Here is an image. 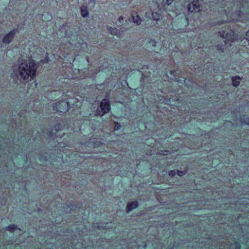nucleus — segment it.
I'll list each match as a JSON object with an SVG mask.
<instances>
[{
    "mask_svg": "<svg viewBox=\"0 0 249 249\" xmlns=\"http://www.w3.org/2000/svg\"><path fill=\"white\" fill-rule=\"evenodd\" d=\"M50 133V134H48V136H49V137H50L51 136H52H52H53V134H55V133H54V132H53L52 133Z\"/></svg>",
    "mask_w": 249,
    "mask_h": 249,
    "instance_id": "obj_29",
    "label": "nucleus"
},
{
    "mask_svg": "<svg viewBox=\"0 0 249 249\" xmlns=\"http://www.w3.org/2000/svg\"><path fill=\"white\" fill-rule=\"evenodd\" d=\"M231 79L233 85L234 87H237L239 85L240 80H241V78L238 76H236L232 77Z\"/></svg>",
    "mask_w": 249,
    "mask_h": 249,
    "instance_id": "obj_12",
    "label": "nucleus"
},
{
    "mask_svg": "<svg viewBox=\"0 0 249 249\" xmlns=\"http://www.w3.org/2000/svg\"><path fill=\"white\" fill-rule=\"evenodd\" d=\"M87 60L88 62H89V57H87Z\"/></svg>",
    "mask_w": 249,
    "mask_h": 249,
    "instance_id": "obj_30",
    "label": "nucleus"
},
{
    "mask_svg": "<svg viewBox=\"0 0 249 249\" xmlns=\"http://www.w3.org/2000/svg\"><path fill=\"white\" fill-rule=\"evenodd\" d=\"M246 39L249 40V30L246 33Z\"/></svg>",
    "mask_w": 249,
    "mask_h": 249,
    "instance_id": "obj_26",
    "label": "nucleus"
},
{
    "mask_svg": "<svg viewBox=\"0 0 249 249\" xmlns=\"http://www.w3.org/2000/svg\"><path fill=\"white\" fill-rule=\"evenodd\" d=\"M118 21L121 23H122L123 22V21H124V18L123 17V16H120L119 18V19H118Z\"/></svg>",
    "mask_w": 249,
    "mask_h": 249,
    "instance_id": "obj_24",
    "label": "nucleus"
},
{
    "mask_svg": "<svg viewBox=\"0 0 249 249\" xmlns=\"http://www.w3.org/2000/svg\"><path fill=\"white\" fill-rule=\"evenodd\" d=\"M90 1H93L94 2H95V0H90Z\"/></svg>",
    "mask_w": 249,
    "mask_h": 249,
    "instance_id": "obj_32",
    "label": "nucleus"
},
{
    "mask_svg": "<svg viewBox=\"0 0 249 249\" xmlns=\"http://www.w3.org/2000/svg\"><path fill=\"white\" fill-rule=\"evenodd\" d=\"M69 103L66 100H60L56 102L53 106V110L59 113H66L68 111Z\"/></svg>",
    "mask_w": 249,
    "mask_h": 249,
    "instance_id": "obj_3",
    "label": "nucleus"
},
{
    "mask_svg": "<svg viewBox=\"0 0 249 249\" xmlns=\"http://www.w3.org/2000/svg\"><path fill=\"white\" fill-rule=\"evenodd\" d=\"M56 127H57V128H59V125H56V126H55V128H56Z\"/></svg>",
    "mask_w": 249,
    "mask_h": 249,
    "instance_id": "obj_31",
    "label": "nucleus"
},
{
    "mask_svg": "<svg viewBox=\"0 0 249 249\" xmlns=\"http://www.w3.org/2000/svg\"><path fill=\"white\" fill-rule=\"evenodd\" d=\"M81 16L83 18H87L89 15V12L88 10V7L85 5H82L80 7Z\"/></svg>",
    "mask_w": 249,
    "mask_h": 249,
    "instance_id": "obj_10",
    "label": "nucleus"
},
{
    "mask_svg": "<svg viewBox=\"0 0 249 249\" xmlns=\"http://www.w3.org/2000/svg\"><path fill=\"white\" fill-rule=\"evenodd\" d=\"M36 67L33 60H22L18 69H14L11 77L17 84L24 82L25 80H33L36 76Z\"/></svg>",
    "mask_w": 249,
    "mask_h": 249,
    "instance_id": "obj_1",
    "label": "nucleus"
},
{
    "mask_svg": "<svg viewBox=\"0 0 249 249\" xmlns=\"http://www.w3.org/2000/svg\"><path fill=\"white\" fill-rule=\"evenodd\" d=\"M107 31L113 36H119L120 35V31L116 28L111 27H107Z\"/></svg>",
    "mask_w": 249,
    "mask_h": 249,
    "instance_id": "obj_11",
    "label": "nucleus"
},
{
    "mask_svg": "<svg viewBox=\"0 0 249 249\" xmlns=\"http://www.w3.org/2000/svg\"><path fill=\"white\" fill-rule=\"evenodd\" d=\"M110 109V102L108 99L105 98L101 101L96 111V115L102 116L108 112Z\"/></svg>",
    "mask_w": 249,
    "mask_h": 249,
    "instance_id": "obj_2",
    "label": "nucleus"
},
{
    "mask_svg": "<svg viewBox=\"0 0 249 249\" xmlns=\"http://www.w3.org/2000/svg\"><path fill=\"white\" fill-rule=\"evenodd\" d=\"M115 126H114V130L116 131L120 129L121 125L120 123L118 122H114Z\"/></svg>",
    "mask_w": 249,
    "mask_h": 249,
    "instance_id": "obj_19",
    "label": "nucleus"
},
{
    "mask_svg": "<svg viewBox=\"0 0 249 249\" xmlns=\"http://www.w3.org/2000/svg\"><path fill=\"white\" fill-rule=\"evenodd\" d=\"M174 0H163L162 3L167 5H169Z\"/></svg>",
    "mask_w": 249,
    "mask_h": 249,
    "instance_id": "obj_20",
    "label": "nucleus"
},
{
    "mask_svg": "<svg viewBox=\"0 0 249 249\" xmlns=\"http://www.w3.org/2000/svg\"><path fill=\"white\" fill-rule=\"evenodd\" d=\"M178 83H182V82H185L186 79H185L184 77L182 78L181 79H178L177 80Z\"/></svg>",
    "mask_w": 249,
    "mask_h": 249,
    "instance_id": "obj_23",
    "label": "nucleus"
},
{
    "mask_svg": "<svg viewBox=\"0 0 249 249\" xmlns=\"http://www.w3.org/2000/svg\"><path fill=\"white\" fill-rule=\"evenodd\" d=\"M216 49L220 53H223L224 52V47L223 44H217L216 46Z\"/></svg>",
    "mask_w": 249,
    "mask_h": 249,
    "instance_id": "obj_16",
    "label": "nucleus"
},
{
    "mask_svg": "<svg viewBox=\"0 0 249 249\" xmlns=\"http://www.w3.org/2000/svg\"><path fill=\"white\" fill-rule=\"evenodd\" d=\"M211 242V241L210 239H206L204 243L202 242L199 244V247L200 248V249H209Z\"/></svg>",
    "mask_w": 249,
    "mask_h": 249,
    "instance_id": "obj_9",
    "label": "nucleus"
},
{
    "mask_svg": "<svg viewBox=\"0 0 249 249\" xmlns=\"http://www.w3.org/2000/svg\"><path fill=\"white\" fill-rule=\"evenodd\" d=\"M12 119L14 121V124H12V127H16V128H17L18 129H20V130H21L22 129L20 128V125H18L17 124H18V120H17V118H13Z\"/></svg>",
    "mask_w": 249,
    "mask_h": 249,
    "instance_id": "obj_18",
    "label": "nucleus"
},
{
    "mask_svg": "<svg viewBox=\"0 0 249 249\" xmlns=\"http://www.w3.org/2000/svg\"><path fill=\"white\" fill-rule=\"evenodd\" d=\"M129 20L137 25H140L142 23V19L135 12H132L131 18Z\"/></svg>",
    "mask_w": 249,
    "mask_h": 249,
    "instance_id": "obj_7",
    "label": "nucleus"
},
{
    "mask_svg": "<svg viewBox=\"0 0 249 249\" xmlns=\"http://www.w3.org/2000/svg\"><path fill=\"white\" fill-rule=\"evenodd\" d=\"M148 45L150 47H155L156 46V41L154 39H150L148 42Z\"/></svg>",
    "mask_w": 249,
    "mask_h": 249,
    "instance_id": "obj_17",
    "label": "nucleus"
},
{
    "mask_svg": "<svg viewBox=\"0 0 249 249\" xmlns=\"http://www.w3.org/2000/svg\"><path fill=\"white\" fill-rule=\"evenodd\" d=\"M40 160L46 161L47 160V157L46 156L43 157L40 156Z\"/></svg>",
    "mask_w": 249,
    "mask_h": 249,
    "instance_id": "obj_25",
    "label": "nucleus"
},
{
    "mask_svg": "<svg viewBox=\"0 0 249 249\" xmlns=\"http://www.w3.org/2000/svg\"><path fill=\"white\" fill-rule=\"evenodd\" d=\"M219 36L222 37V41L225 44H227L230 42V45H231V43L233 42L235 40V36H234V32L232 31H225L223 30L221 32H219Z\"/></svg>",
    "mask_w": 249,
    "mask_h": 249,
    "instance_id": "obj_4",
    "label": "nucleus"
},
{
    "mask_svg": "<svg viewBox=\"0 0 249 249\" xmlns=\"http://www.w3.org/2000/svg\"><path fill=\"white\" fill-rule=\"evenodd\" d=\"M188 10L190 12L199 11V4L198 0H194L188 5Z\"/></svg>",
    "mask_w": 249,
    "mask_h": 249,
    "instance_id": "obj_6",
    "label": "nucleus"
},
{
    "mask_svg": "<svg viewBox=\"0 0 249 249\" xmlns=\"http://www.w3.org/2000/svg\"><path fill=\"white\" fill-rule=\"evenodd\" d=\"M17 226L15 224H11L6 227L5 228V230L11 232H13L16 229H17Z\"/></svg>",
    "mask_w": 249,
    "mask_h": 249,
    "instance_id": "obj_13",
    "label": "nucleus"
},
{
    "mask_svg": "<svg viewBox=\"0 0 249 249\" xmlns=\"http://www.w3.org/2000/svg\"><path fill=\"white\" fill-rule=\"evenodd\" d=\"M176 175V171L174 170L170 171L169 172V175L171 177H174Z\"/></svg>",
    "mask_w": 249,
    "mask_h": 249,
    "instance_id": "obj_22",
    "label": "nucleus"
},
{
    "mask_svg": "<svg viewBox=\"0 0 249 249\" xmlns=\"http://www.w3.org/2000/svg\"><path fill=\"white\" fill-rule=\"evenodd\" d=\"M152 18L154 20L159 21L161 17V15L157 12H153L152 13Z\"/></svg>",
    "mask_w": 249,
    "mask_h": 249,
    "instance_id": "obj_14",
    "label": "nucleus"
},
{
    "mask_svg": "<svg viewBox=\"0 0 249 249\" xmlns=\"http://www.w3.org/2000/svg\"><path fill=\"white\" fill-rule=\"evenodd\" d=\"M18 33V30L15 28L6 34L2 39V42L4 44H10L13 40L16 35Z\"/></svg>",
    "mask_w": 249,
    "mask_h": 249,
    "instance_id": "obj_5",
    "label": "nucleus"
},
{
    "mask_svg": "<svg viewBox=\"0 0 249 249\" xmlns=\"http://www.w3.org/2000/svg\"><path fill=\"white\" fill-rule=\"evenodd\" d=\"M175 72L176 71H170V72L171 74L174 75Z\"/></svg>",
    "mask_w": 249,
    "mask_h": 249,
    "instance_id": "obj_28",
    "label": "nucleus"
},
{
    "mask_svg": "<svg viewBox=\"0 0 249 249\" xmlns=\"http://www.w3.org/2000/svg\"><path fill=\"white\" fill-rule=\"evenodd\" d=\"M95 140H92V142H94Z\"/></svg>",
    "mask_w": 249,
    "mask_h": 249,
    "instance_id": "obj_33",
    "label": "nucleus"
},
{
    "mask_svg": "<svg viewBox=\"0 0 249 249\" xmlns=\"http://www.w3.org/2000/svg\"><path fill=\"white\" fill-rule=\"evenodd\" d=\"M49 58L48 57H46L45 58H44V61H45V63H47L48 61H49Z\"/></svg>",
    "mask_w": 249,
    "mask_h": 249,
    "instance_id": "obj_27",
    "label": "nucleus"
},
{
    "mask_svg": "<svg viewBox=\"0 0 249 249\" xmlns=\"http://www.w3.org/2000/svg\"><path fill=\"white\" fill-rule=\"evenodd\" d=\"M138 206V202L137 201L128 202L127 204L126 210L127 213H129Z\"/></svg>",
    "mask_w": 249,
    "mask_h": 249,
    "instance_id": "obj_8",
    "label": "nucleus"
},
{
    "mask_svg": "<svg viewBox=\"0 0 249 249\" xmlns=\"http://www.w3.org/2000/svg\"><path fill=\"white\" fill-rule=\"evenodd\" d=\"M185 174V173L183 172V171H178L177 172V175L179 176V177H181L182 176H183Z\"/></svg>",
    "mask_w": 249,
    "mask_h": 249,
    "instance_id": "obj_21",
    "label": "nucleus"
},
{
    "mask_svg": "<svg viewBox=\"0 0 249 249\" xmlns=\"http://www.w3.org/2000/svg\"><path fill=\"white\" fill-rule=\"evenodd\" d=\"M108 224V223H96L94 225V226L96 227L97 226L98 228L99 229H105L107 227V225Z\"/></svg>",
    "mask_w": 249,
    "mask_h": 249,
    "instance_id": "obj_15",
    "label": "nucleus"
}]
</instances>
